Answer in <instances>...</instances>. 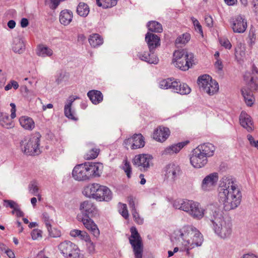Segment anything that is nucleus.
Listing matches in <instances>:
<instances>
[{
  "instance_id": "1",
  "label": "nucleus",
  "mask_w": 258,
  "mask_h": 258,
  "mask_svg": "<svg viewBox=\"0 0 258 258\" xmlns=\"http://www.w3.org/2000/svg\"><path fill=\"white\" fill-rule=\"evenodd\" d=\"M242 194L236 179L231 175H225L220 180L218 188V198L223 204L225 211L236 209L241 201Z\"/></svg>"
},
{
  "instance_id": "2",
  "label": "nucleus",
  "mask_w": 258,
  "mask_h": 258,
  "mask_svg": "<svg viewBox=\"0 0 258 258\" xmlns=\"http://www.w3.org/2000/svg\"><path fill=\"white\" fill-rule=\"evenodd\" d=\"M206 218L212 223V227L218 237L225 239L230 236L231 221L218 208L211 206L206 213Z\"/></svg>"
},
{
  "instance_id": "3",
  "label": "nucleus",
  "mask_w": 258,
  "mask_h": 258,
  "mask_svg": "<svg viewBox=\"0 0 258 258\" xmlns=\"http://www.w3.org/2000/svg\"><path fill=\"white\" fill-rule=\"evenodd\" d=\"M171 240L173 242L178 241L183 245L185 248L186 255L188 256L189 249L202 245L203 237L197 229L191 226H186L175 230Z\"/></svg>"
},
{
  "instance_id": "4",
  "label": "nucleus",
  "mask_w": 258,
  "mask_h": 258,
  "mask_svg": "<svg viewBox=\"0 0 258 258\" xmlns=\"http://www.w3.org/2000/svg\"><path fill=\"white\" fill-rule=\"evenodd\" d=\"M81 214L77 216V219L82 222L84 226L95 237L99 235V230L91 218L98 215L96 206L91 201L87 200L82 202L80 205Z\"/></svg>"
},
{
  "instance_id": "5",
  "label": "nucleus",
  "mask_w": 258,
  "mask_h": 258,
  "mask_svg": "<svg viewBox=\"0 0 258 258\" xmlns=\"http://www.w3.org/2000/svg\"><path fill=\"white\" fill-rule=\"evenodd\" d=\"M173 207L178 210H180L187 213L193 218L200 220L206 216L207 211L213 205L210 206L205 211L201 207L200 204L192 200L184 199H177L173 203Z\"/></svg>"
},
{
  "instance_id": "6",
  "label": "nucleus",
  "mask_w": 258,
  "mask_h": 258,
  "mask_svg": "<svg viewBox=\"0 0 258 258\" xmlns=\"http://www.w3.org/2000/svg\"><path fill=\"white\" fill-rule=\"evenodd\" d=\"M145 40L148 44L150 53H140L139 57L141 60L149 63L157 64L159 59L153 51L160 45V39L157 35L148 32L146 35Z\"/></svg>"
},
{
  "instance_id": "7",
  "label": "nucleus",
  "mask_w": 258,
  "mask_h": 258,
  "mask_svg": "<svg viewBox=\"0 0 258 258\" xmlns=\"http://www.w3.org/2000/svg\"><path fill=\"white\" fill-rule=\"evenodd\" d=\"M172 62L175 67L182 71H186L196 62L194 55L185 49L177 50L173 53Z\"/></svg>"
},
{
  "instance_id": "8",
  "label": "nucleus",
  "mask_w": 258,
  "mask_h": 258,
  "mask_svg": "<svg viewBox=\"0 0 258 258\" xmlns=\"http://www.w3.org/2000/svg\"><path fill=\"white\" fill-rule=\"evenodd\" d=\"M41 136L36 132L30 136L25 137L20 143L22 151L28 155H35L40 153V139Z\"/></svg>"
},
{
  "instance_id": "9",
  "label": "nucleus",
  "mask_w": 258,
  "mask_h": 258,
  "mask_svg": "<svg viewBox=\"0 0 258 258\" xmlns=\"http://www.w3.org/2000/svg\"><path fill=\"white\" fill-rule=\"evenodd\" d=\"M198 83L200 89L209 95H214L219 90L218 83L208 75L199 77Z\"/></svg>"
},
{
  "instance_id": "10",
  "label": "nucleus",
  "mask_w": 258,
  "mask_h": 258,
  "mask_svg": "<svg viewBox=\"0 0 258 258\" xmlns=\"http://www.w3.org/2000/svg\"><path fill=\"white\" fill-rule=\"evenodd\" d=\"M130 242L133 248L135 258H142L143 246L142 238L135 227L131 228Z\"/></svg>"
},
{
  "instance_id": "11",
  "label": "nucleus",
  "mask_w": 258,
  "mask_h": 258,
  "mask_svg": "<svg viewBox=\"0 0 258 258\" xmlns=\"http://www.w3.org/2000/svg\"><path fill=\"white\" fill-rule=\"evenodd\" d=\"M229 23L233 31L237 33H243L246 30L247 20L244 16L241 14L231 17Z\"/></svg>"
},
{
  "instance_id": "12",
  "label": "nucleus",
  "mask_w": 258,
  "mask_h": 258,
  "mask_svg": "<svg viewBox=\"0 0 258 258\" xmlns=\"http://www.w3.org/2000/svg\"><path fill=\"white\" fill-rule=\"evenodd\" d=\"M145 142L141 134H134L133 136L124 140L123 145L126 149L132 150L140 149L144 147Z\"/></svg>"
},
{
  "instance_id": "13",
  "label": "nucleus",
  "mask_w": 258,
  "mask_h": 258,
  "mask_svg": "<svg viewBox=\"0 0 258 258\" xmlns=\"http://www.w3.org/2000/svg\"><path fill=\"white\" fill-rule=\"evenodd\" d=\"M73 178L78 181H84L90 178L89 167L87 163L76 165L72 171Z\"/></svg>"
},
{
  "instance_id": "14",
  "label": "nucleus",
  "mask_w": 258,
  "mask_h": 258,
  "mask_svg": "<svg viewBox=\"0 0 258 258\" xmlns=\"http://www.w3.org/2000/svg\"><path fill=\"white\" fill-rule=\"evenodd\" d=\"M218 179V174L217 172H213L206 175L202 181L201 190L204 192L212 190L217 185Z\"/></svg>"
},
{
  "instance_id": "15",
  "label": "nucleus",
  "mask_w": 258,
  "mask_h": 258,
  "mask_svg": "<svg viewBox=\"0 0 258 258\" xmlns=\"http://www.w3.org/2000/svg\"><path fill=\"white\" fill-rule=\"evenodd\" d=\"M58 249L64 256L70 257L76 256L79 250L77 245L68 240L60 243Z\"/></svg>"
},
{
  "instance_id": "16",
  "label": "nucleus",
  "mask_w": 258,
  "mask_h": 258,
  "mask_svg": "<svg viewBox=\"0 0 258 258\" xmlns=\"http://www.w3.org/2000/svg\"><path fill=\"white\" fill-rule=\"evenodd\" d=\"M153 157L148 154L137 155L133 159V164L141 170H147L150 167Z\"/></svg>"
},
{
  "instance_id": "17",
  "label": "nucleus",
  "mask_w": 258,
  "mask_h": 258,
  "mask_svg": "<svg viewBox=\"0 0 258 258\" xmlns=\"http://www.w3.org/2000/svg\"><path fill=\"white\" fill-rule=\"evenodd\" d=\"M189 143L188 140L171 144L165 147L160 154L162 156H173L178 154L184 147Z\"/></svg>"
},
{
  "instance_id": "18",
  "label": "nucleus",
  "mask_w": 258,
  "mask_h": 258,
  "mask_svg": "<svg viewBox=\"0 0 258 258\" xmlns=\"http://www.w3.org/2000/svg\"><path fill=\"white\" fill-rule=\"evenodd\" d=\"M165 176L167 180L170 182H174L180 173V167L174 163H170L164 168Z\"/></svg>"
},
{
  "instance_id": "19",
  "label": "nucleus",
  "mask_w": 258,
  "mask_h": 258,
  "mask_svg": "<svg viewBox=\"0 0 258 258\" xmlns=\"http://www.w3.org/2000/svg\"><path fill=\"white\" fill-rule=\"evenodd\" d=\"M208 160L204 156L200 154L195 149L192 151V154L190 158V163L191 165L196 168H201L204 167L208 163Z\"/></svg>"
},
{
  "instance_id": "20",
  "label": "nucleus",
  "mask_w": 258,
  "mask_h": 258,
  "mask_svg": "<svg viewBox=\"0 0 258 258\" xmlns=\"http://www.w3.org/2000/svg\"><path fill=\"white\" fill-rule=\"evenodd\" d=\"M252 74L247 72L244 76V79L247 84V87H250L253 90H258V78L254 76V74L258 73L257 68L252 67Z\"/></svg>"
},
{
  "instance_id": "21",
  "label": "nucleus",
  "mask_w": 258,
  "mask_h": 258,
  "mask_svg": "<svg viewBox=\"0 0 258 258\" xmlns=\"http://www.w3.org/2000/svg\"><path fill=\"white\" fill-rule=\"evenodd\" d=\"M101 186L102 185L99 183L90 184L84 188V195L88 198L97 200V198L100 197V195L98 196V194L99 192H101L100 188Z\"/></svg>"
},
{
  "instance_id": "22",
  "label": "nucleus",
  "mask_w": 258,
  "mask_h": 258,
  "mask_svg": "<svg viewBox=\"0 0 258 258\" xmlns=\"http://www.w3.org/2000/svg\"><path fill=\"white\" fill-rule=\"evenodd\" d=\"M196 149L200 152V154H202L208 159L214 155L216 147L211 143H206L199 145Z\"/></svg>"
},
{
  "instance_id": "23",
  "label": "nucleus",
  "mask_w": 258,
  "mask_h": 258,
  "mask_svg": "<svg viewBox=\"0 0 258 258\" xmlns=\"http://www.w3.org/2000/svg\"><path fill=\"white\" fill-rule=\"evenodd\" d=\"M239 122L243 128L248 129L254 128L251 117L245 111L241 112L239 116Z\"/></svg>"
},
{
  "instance_id": "24",
  "label": "nucleus",
  "mask_w": 258,
  "mask_h": 258,
  "mask_svg": "<svg viewBox=\"0 0 258 258\" xmlns=\"http://www.w3.org/2000/svg\"><path fill=\"white\" fill-rule=\"evenodd\" d=\"M170 130H154L152 137L155 141L160 142H164L170 135Z\"/></svg>"
},
{
  "instance_id": "25",
  "label": "nucleus",
  "mask_w": 258,
  "mask_h": 258,
  "mask_svg": "<svg viewBox=\"0 0 258 258\" xmlns=\"http://www.w3.org/2000/svg\"><path fill=\"white\" fill-rule=\"evenodd\" d=\"M241 94L246 104L248 106H251L255 101L252 91L248 87H244L241 89Z\"/></svg>"
},
{
  "instance_id": "26",
  "label": "nucleus",
  "mask_w": 258,
  "mask_h": 258,
  "mask_svg": "<svg viewBox=\"0 0 258 258\" xmlns=\"http://www.w3.org/2000/svg\"><path fill=\"white\" fill-rule=\"evenodd\" d=\"M159 87L163 89H170L173 92L175 87L177 86V81L174 79L167 78L160 81L159 83Z\"/></svg>"
},
{
  "instance_id": "27",
  "label": "nucleus",
  "mask_w": 258,
  "mask_h": 258,
  "mask_svg": "<svg viewBox=\"0 0 258 258\" xmlns=\"http://www.w3.org/2000/svg\"><path fill=\"white\" fill-rule=\"evenodd\" d=\"M73 14L72 11L64 10L61 11L59 14V21L64 26L68 25L72 21Z\"/></svg>"
},
{
  "instance_id": "28",
  "label": "nucleus",
  "mask_w": 258,
  "mask_h": 258,
  "mask_svg": "<svg viewBox=\"0 0 258 258\" xmlns=\"http://www.w3.org/2000/svg\"><path fill=\"white\" fill-rule=\"evenodd\" d=\"M101 192L98 193L100 197L97 198L98 201L108 202L111 200L112 198V192L110 189L106 186L102 185L100 188Z\"/></svg>"
},
{
  "instance_id": "29",
  "label": "nucleus",
  "mask_w": 258,
  "mask_h": 258,
  "mask_svg": "<svg viewBox=\"0 0 258 258\" xmlns=\"http://www.w3.org/2000/svg\"><path fill=\"white\" fill-rule=\"evenodd\" d=\"M90 177L99 176L103 168L102 164L99 163H88Z\"/></svg>"
},
{
  "instance_id": "30",
  "label": "nucleus",
  "mask_w": 258,
  "mask_h": 258,
  "mask_svg": "<svg viewBox=\"0 0 258 258\" xmlns=\"http://www.w3.org/2000/svg\"><path fill=\"white\" fill-rule=\"evenodd\" d=\"M87 96L93 104H98L103 100V96L102 93L98 90H91L87 93Z\"/></svg>"
},
{
  "instance_id": "31",
  "label": "nucleus",
  "mask_w": 258,
  "mask_h": 258,
  "mask_svg": "<svg viewBox=\"0 0 258 258\" xmlns=\"http://www.w3.org/2000/svg\"><path fill=\"white\" fill-rule=\"evenodd\" d=\"M12 50L18 53H23L25 49V46L22 39L19 37L14 38L12 43Z\"/></svg>"
},
{
  "instance_id": "32",
  "label": "nucleus",
  "mask_w": 258,
  "mask_h": 258,
  "mask_svg": "<svg viewBox=\"0 0 258 258\" xmlns=\"http://www.w3.org/2000/svg\"><path fill=\"white\" fill-rule=\"evenodd\" d=\"M87 146L88 151L85 155V158L87 160L96 158L99 154L100 149L94 147V144L92 143H88Z\"/></svg>"
},
{
  "instance_id": "33",
  "label": "nucleus",
  "mask_w": 258,
  "mask_h": 258,
  "mask_svg": "<svg viewBox=\"0 0 258 258\" xmlns=\"http://www.w3.org/2000/svg\"><path fill=\"white\" fill-rule=\"evenodd\" d=\"M37 54L41 57H49L53 54L52 50L49 47L44 45H40L37 49Z\"/></svg>"
},
{
  "instance_id": "34",
  "label": "nucleus",
  "mask_w": 258,
  "mask_h": 258,
  "mask_svg": "<svg viewBox=\"0 0 258 258\" xmlns=\"http://www.w3.org/2000/svg\"><path fill=\"white\" fill-rule=\"evenodd\" d=\"M19 122L21 126L25 129H33L35 126V123L32 118L28 116L21 117Z\"/></svg>"
},
{
  "instance_id": "35",
  "label": "nucleus",
  "mask_w": 258,
  "mask_h": 258,
  "mask_svg": "<svg viewBox=\"0 0 258 258\" xmlns=\"http://www.w3.org/2000/svg\"><path fill=\"white\" fill-rule=\"evenodd\" d=\"M191 91L190 88L189 86L184 83H181L180 82L177 81V86L174 88L173 92L179 93L181 95H186L190 93Z\"/></svg>"
},
{
  "instance_id": "36",
  "label": "nucleus",
  "mask_w": 258,
  "mask_h": 258,
  "mask_svg": "<svg viewBox=\"0 0 258 258\" xmlns=\"http://www.w3.org/2000/svg\"><path fill=\"white\" fill-rule=\"evenodd\" d=\"M90 44L93 47H98L103 44L102 38L98 34H93L89 38Z\"/></svg>"
},
{
  "instance_id": "37",
  "label": "nucleus",
  "mask_w": 258,
  "mask_h": 258,
  "mask_svg": "<svg viewBox=\"0 0 258 258\" xmlns=\"http://www.w3.org/2000/svg\"><path fill=\"white\" fill-rule=\"evenodd\" d=\"M90 10L88 6L83 2L79 4L77 8V12L81 17H86L89 13Z\"/></svg>"
},
{
  "instance_id": "38",
  "label": "nucleus",
  "mask_w": 258,
  "mask_h": 258,
  "mask_svg": "<svg viewBox=\"0 0 258 258\" xmlns=\"http://www.w3.org/2000/svg\"><path fill=\"white\" fill-rule=\"evenodd\" d=\"M147 27L150 31L155 33H161L163 28L161 24L156 21H150L148 23Z\"/></svg>"
},
{
  "instance_id": "39",
  "label": "nucleus",
  "mask_w": 258,
  "mask_h": 258,
  "mask_svg": "<svg viewBox=\"0 0 258 258\" xmlns=\"http://www.w3.org/2000/svg\"><path fill=\"white\" fill-rule=\"evenodd\" d=\"M117 0H96V3L99 7L103 8H110L117 4Z\"/></svg>"
},
{
  "instance_id": "40",
  "label": "nucleus",
  "mask_w": 258,
  "mask_h": 258,
  "mask_svg": "<svg viewBox=\"0 0 258 258\" xmlns=\"http://www.w3.org/2000/svg\"><path fill=\"white\" fill-rule=\"evenodd\" d=\"M64 113L65 116L69 119L75 121H76L78 119V117L76 116L75 112L72 110V107L71 106H64Z\"/></svg>"
},
{
  "instance_id": "41",
  "label": "nucleus",
  "mask_w": 258,
  "mask_h": 258,
  "mask_svg": "<svg viewBox=\"0 0 258 258\" xmlns=\"http://www.w3.org/2000/svg\"><path fill=\"white\" fill-rule=\"evenodd\" d=\"M190 39V35L188 33H185L179 36L175 40L176 44L184 45L186 44Z\"/></svg>"
},
{
  "instance_id": "42",
  "label": "nucleus",
  "mask_w": 258,
  "mask_h": 258,
  "mask_svg": "<svg viewBox=\"0 0 258 258\" xmlns=\"http://www.w3.org/2000/svg\"><path fill=\"white\" fill-rule=\"evenodd\" d=\"M11 120L9 118L8 114L0 112V124L2 126L8 128L6 126L11 124Z\"/></svg>"
},
{
  "instance_id": "43",
  "label": "nucleus",
  "mask_w": 258,
  "mask_h": 258,
  "mask_svg": "<svg viewBox=\"0 0 258 258\" xmlns=\"http://www.w3.org/2000/svg\"><path fill=\"white\" fill-rule=\"evenodd\" d=\"M39 187L38 183L36 181H31L28 185V190L30 194L35 196L38 193Z\"/></svg>"
},
{
  "instance_id": "44",
  "label": "nucleus",
  "mask_w": 258,
  "mask_h": 258,
  "mask_svg": "<svg viewBox=\"0 0 258 258\" xmlns=\"http://www.w3.org/2000/svg\"><path fill=\"white\" fill-rule=\"evenodd\" d=\"M127 201L131 213L137 211L136 206L138 205V200L133 196H130L127 198Z\"/></svg>"
},
{
  "instance_id": "45",
  "label": "nucleus",
  "mask_w": 258,
  "mask_h": 258,
  "mask_svg": "<svg viewBox=\"0 0 258 258\" xmlns=\"http://www.w3.org/2000/svg\"><path fill=\"white\" fill-rule=\"evenodd\" d=\"M118 211L124 219H127L128 218V212L126 204L119 203Z\"/></svg>"
},
{
  "instance_id": "46",
  "label": "nucleus",
  "mask_w": 258,
  "mask_h": 258,
  "mask_svg": "<svg viewBox=\"0 0 258 258\" xmlns=\"http://www.w3.org/2000/svg\"><path fill=\"white\" fill-rule=\"evenodd\" d=\"M50 228V229H47L50 236L54 238L60 237L61 234L59 229L55 228H52L51 225Z\"/></svg>"
},
{
  "instance_id": "47",
  "label": "nucleus",
  "mask_w": 258,
  "mask_h": 258,
  "mask_svg": "<svg viewBox=\"0 0 258 258\" xmlns=\"http://www.w3.org/2000/svg\"><path fill=\"white\" fill-rule=\"evenodd\" d=\"M124 164L122 169L125 172L128 178H130L132 174V168L130 165V163L126 160L123 161Z\"/></svg>"
},
{
  "instance_id": "48",
  "label": "nucleus",
  "mask_w": 258,
  "mask_h": 258,
  "mask_svg": "<svg viewBox=\"0 0 258 258\" xmlns=\"http://www.w3.org/2000/svg\"><path fill=\"white\" fill-rule=\"evenodd\" d=\"M134 221L136 223L139 225H142L144 223V219L141 217L139 214V213L137 211H134L132 213Z\"/></svg>"
},
{
  "instance_id": "49",
  "label": "nucleus",
  "mask_w": 258,
  "mask_h": 258,
  "mask_svg": "<svg viewBox=\"0 0 258 258\" xmlns=\"http://www.w3.org/2000/svg\"><path fill=\"white\" fill-rule=\"evenodd\" d=\"M219 42L221 45L225 48L229 49L232 47V45L229 40L226 38H220L219 39Z\"/></svg>"
},
{
  "instance_id": "50",
  "label": "nucleus",
  "mask_w": 258,
  "mask_h": 258,
  "mask_svg": "<svg viewBox=\"0 0 258 258\" xmlns=\"http://www.w3.org/2000/svg\"><path fill=\"white\" fill-rule=\"evenodd\" d=\"M4 206L6 207H10L14 210L16 207H18L19 205L15 202L12 200H5L4 201Z\"/></svg>"
},
{
  "instance_id": "51",
  "label": "nucleus",
  "mask_w": 258,
  "mask_h": 258,
  "mask_svg": "<svg viewBox=\"0 0 258 258\" xmlns=\"http://www.w3.org/2000/svg\"><path fill=\"white\" fill-rule=\"evenodd\" d=\"M32 238L36 240L42 237V231L38 229H33L31 232Z\"/></svg>"
},
{
  "instance_id": "52",
  "label": "nucleus",
  "mask_w": 258,
  "mask_h": 258,
  "mask_svg": "<svg viewBox=\"0 0 258 258\" xmlns=\"http://www.w3.org/2000/svg\"><path fill=\"white\" fill-rule=\"evenodd\" d=\"M80 239L84 240L86 242H90V238L88 234L84 231H81L79 236L78 237Z\"/></svg>"
},
{
  "instance_id": "53",
  "label": "nucleus",
  "mask_w": 258,
  "mask_h": 258,
  "mask_svg": "<svg viewBox=\"0 0 258 258\" xmlns=\"http://www.w3.org/2000/svg\"><path fill=\"white\" fill-rule=\"evenodd\" d=\"M191 19L196 29L198 30L201 34H203L202 28L198 20L194 17H192Z\"/></svg>"
},
{
  "instance_id": "54",
  "label": "nucleus",
  "mask_w": 258,
  "mask_h": 258,
  "mask_svg": "<svg viewBox=\"0 0 258 258\" xmlns=\"http://www.w3.org/2000/svg\"><path fill=\"white\" fill-rule=\"evenodd\" d=\"M49 7L52 10H55L59 5L60 0H49Z\"/></svg>"
},
{
  "instance_id": "55",
  "label": "nucleus",
  "mask_w": 258,
  "mask_h": 258,
  "mask_svg": "<svg viewBox=\"0 0 258 258\" xmlns=\"http://www.w3.org/2000/svg\"><path fill=\"white\" fill-rule=\"evenodd\" d=\"M205 21L206 25L209 27H212L213 26V20L212 17L210 15H206L205 17Z\"/></svg>"
},
{
  "instance_id": "56",
  "label": "nucleus",
  "mask_w": 258,
  "mask_h": 258,
  "mask_svg": "<svg viewBox=\"0 0 258 258\" xmlns=\"http://www.w3.org/2000/svg\"><path fill=\"white\" fill-rule=\"evenodd\" d=\"M215 68L219 72H221L223 70V65L221 59L217 58V60L215 62Z\"/></svg>"
},
{
  "instance_id": "57",
  "label": "nucleus",
  "mask_w": 258,
  "mask_h": 258,
  "mask_svg": "<svg viewBox=\"0 0 258 258\" xmlns=\"http://www.w3.org/2000/svg\"><path fill=\"white\" fill-rule=\"evenodd\" d=\"M253 7V11L256 16L258 17V0H251Z\"/></svg>"
},
{
  "instance_id": "58",
  "label": "nucleus",
  "mask_w": 258,
  "mask_h": 258,
  "mask_svg": "<svg viewBox=\"0 0 258 258\" xmlns=\"http://www.w3.org/2000/svg\"><path fill=\"white\" fill-rule=\"evenodd\" d=\"M43 219L44 222L45 224V226L47 228V229H50V226L51 225V221L49 219V217L47 214H43Z\"/></svg>"
},
{
  "instance_id": "59",
  "label": "nucleus",
  "mask_w": 258,
  "mask_h": 258,
  "mask_svg": "<svg viewBox=\"0 0 258 258\" xmlns=\"http://www.w3.org/2000/svg\"><path fill=\"white\" fill-rule=\"evenodd\" d=\"M12 214L16 213V215L18 217H23L24 215V213L20 210L19 206L18 207H16L14 210H13Z\"/></svg>"
},
{
  "instance_id": "60",
  "label": "nucleus",
  "mask_w": 258,
  "mask_h": 258,
  "mask_svg": "<svg viewBox=\"0 0 258 258\" xmlns=\"http://www.w3.org/2000/svg\"><path fill=\"white\" fill-rule=\"evenodd\" d=\"M78 98H79V97L76 96H70L68 99V103L66 104L64 106H68L72 107V104L74 102V101Z\"/></svg>"
},
{
  "instance_id": "61",
  "label": "nucleus",
  "mask_w": 258,
  "mask_h": 258,
  "mask_svg": "<svg viewBox=\"0 0 258 258\" xmlns=\"http://www.w3.org/2000/svg\"><path fill=\"white\" fill-rule=\"evenodd\" d=\"M10 106L11 107V118L13 119L15 117H16V105H15V104L14 103H10Z\"/></svg>"
},
{
  "instance_id": "62",
  "label": "nucleus",
  "mask_w": 258,
  "mask_h": 258,
  "mask_svg": "<svg viewBox=\"0 0 258 258\" xmlns=\"http://www.w3.org/2000/svg\"><path fill=\"white\" fill-rule=\"evenodd\" d=\"M81 230L78 229H73L70 232V234L71 236L74 237H78L80 234Z\"/></svg>"
},
{
  "instance_id": "63",
  "label": "nucleus",
  "mask_w": 258,
  "mask_h": 258,
  "mask_svg": "<svg viewBox=\"0 0 258 258\" xmlns=\"http://www.w3.org/2000/svg\"><path fill=\"white\" fill-rule=\"evenodd\" d=\"M29 22L27 19L22 18L21 20V26L22 28H25L28 26Z\"/></svg>"
},
{
  "instance_id": "64",
  "label": "nucleus",
  "mask_w": 258,
  "mask_h": 258,
  "mask_svg": "<svg viewBox=\"0 0 258 258\" xmlns=\"http://www.w3.org/2000/svg\"><path fill=\"white\" fill-rule=\"evenodd\" d=\"M240 258H258V256H256L253 254H243Z\"/></svg>"
}]
</instances>
